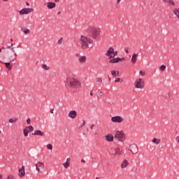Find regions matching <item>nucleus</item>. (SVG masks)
<instances>
[{"instance_id": "nucleus-21", "label": "nucleus", "mask_w": 179, "mask_h": 179, "mask_svg": "<svg viewBox=\"0 0 179 179\" xmlns=\"http://www.w3.org/2000/svg\"><path fill=\"white\" fill-rule=\"evenodd\" d=\"M120 57L113 58L110 60V64H117V62H120Z\"/></svg>"}, {"instance_id": "nucleus-17", "label": "nucleus", "mask_w": 179, "mask_h": 179, "mask_svg": "<svg viewBox=\"0 0 179 179\" xmlns=\"http://www.w3.org/2000/svg\"><path fill=\"white\" fill-rule=\"evenodd\" d=\"M164 3H168V5H171V6H174L176 3L173 0H162Z\"/></svg>"}, {"instance_id": "nucleus-62", "label": "nucleus", "mask_w": 179, "mask_h": 179, "mask_svg": "<svg viewBox=\"0 0 179 179\" xmlns=\"http://www.w3.org/2000/svg\"><path fill=\"white\" fill-rule=\"evenodd\" d=\"M0 134H1V131H0Z\"/></svg>"}, {"instance_id": "nucleus-20", "label": "nucleus", "mask_w": 179, "mask_h": 179, "mask_svg": "<svg viewBox=\"0 0 179 179\" xmlns=\"http://www.w3.org/2000/svg\"><path fill=\"white\" fill-rule=\"evenodd\" d=\"M106 138L108 142H113V141H114V136L111 134L106 136Z\"/></svg>"}, {"instance_id": "nucleus-37", "label": "nucleus", "mask_w": 179, "mask_h": 179, "mask_svg": "<svg viewBox=\"0 0 179 179\" xmlns=\"http://www.w3.org/2000/svg\"><path fill=\"white\" fill-rule=\"evenodd\" d=\"M7 179H15V177L12 175H9L8 177H7Z\"/></svg>"}, {"instance_id": "nucleus-43", "label": "nucleus", "mask_w": 179, "mask_h": 179, "mask_svg": "<svg viewBox=\"0 0 179 179\" xmlns=\"http://www.w3.org/2000/svg\"><path fill=\"white\" fill-rule=\"evenodd\" d=\"M124 51L127 54H128V52H129V51L128 50V48H124Z\"/></svg>"}, {"instance_id": "nucleus-28", "label": "nucleus", "mask_w": 179, "mask_h": 179, "mask_svg": "<svg viewBox=\"0 0 179 179\" xmlns=\"http://www.w3.org/2000/svg\"><path fill=\"white\" fill-rule=\"evenodd\" d=\"M16 121H17V118L16 117L9 119V122L10 124H14V122H16Z\"/></svg>"}, {"instance_id": "nucleus-39", "label": "nucleus", "mask_w": 179, "mask_h": 179, "mask_svg": "<svg viewBox=\"0 0 179 179\" xmlns=\"http://www.w3.org/2000/svg\"><path fill=\"white\" fill-rule=\"evenodd\" d=\"M76 58H78V59H79V58H80V57H82V55H80L79 53H76Z\"/></svg>"}, {"instance_id": "nucleus-26", "label": "nucleus", "mask_w": 179, "mask_h": 179, "mask_svg": "<svg viewBox=\"0 0 179 179\" xmlns=\"http://www.w3.org/2000/svg\"><path fill=\"white\" fill-rule=\"evenodd\" d=\"M41 66L45 71H50V66H47V64H42Z\"/></svg>"}, {"instance_id": "nucleus-54", "label": "nucleus", "mask_w": 179, "mask_h": 179, "mask_svg": "<svg viewBox=\"0 0 179 179\" xmlns=\"http://www.w3.org/2000/svg\"><path fill=\"white\" fill-rule=\"evenodd\" d=\"M55 2L58 3V2H59V0H55Z\"/></svg>"}, {"instance_id": "nucleus-42", "label": "nucleus", "mask_w": 179, "mask_h": 179, "mask_svg": "<svg viewBox=\"0 0 179 179\" xmlns=\"http://www.w3.org/2000/svg\"><path fill=\"white\" fill-rule=\"evenodd\" d=\"M30 122H31L30 118H28V119L27 120V123L28 124V125H30Z\"/></svg>"}, {"instance_id": "nucleus-33", "label": "nucleus", "mask_w": 179, "mask_h": 179, "mask_svg": "<svg viewBox=\"0 0 179 179\" xmlns=\"http://www.w3.org/2000/svg\"><path fill=\"white\" fill-rule=\"evenodd\" d=\"M64 40L63 38H60L59 39V41H57V44H59V45H61V44H62V41Z\"/></svg>"}, {"instance_id": "nucleus-49", "label": "nucleus", "mask_w": 179, "mask_h": 179, "mask_svg": "<svg viewBox=\"0 0 179 179\" xmlns=\"http://www.w3.org/2000/svg\"><path fill=\"white\" fill-rule=\"evenodd\" d=\"M85 124H86V121L83 120V125H85Z\"/></svg>"}, {"instance_id": "nucleus-51", "label": "nucleus", "mask_w": 179, "mask_h": 179, "mask_svg": "<svg viewBox=\"0 0 179 179\" xmlns=\"http://www.w3.org/2000/svg\"><path fill=\"white\" fill-rule=\"evenodd\" d=\"M90 96H93V92L92 91H91V92H90Z\"/></svg>"}, {"instance_id": "nucleus-11", "label": "nucleus", "mask_w": 179, "mask_h": 179, "mask_svg": "<svg viewBox=\"0 0 179 179\" xmlns=\"http://www.w3.org/2000/svg\"><path fill=\"white\" fill-rule=\"evenodd\" d=\"M34 9L30 8H22L20 10V15H29V13H31Z\"/></svg>"}, {"instance_id": "nucleus-8", "label": "nucleus", "mask_w": 179, "mask_h": 179, "mask_svg": "<svg viewBox=\"0 0 179 179\" xmlns=\"http://www.w3.org/2000/svg\"><path fill=\"white\" fill-rule=\"evenodd\" d=\"M129 150L131 152L133 155H138L139 150L138 149V145L136 144H131L129 146Z\"/></svg>"}, {"instance_id": "nucleus-56", "label": "nucleus", "mask_w": 179, "mask_h": 179, "mask_svg": "<svg viewBox=\"0 0 179 179\" xmlns=\"http://www.w3.org/2000/svg\"><path fill=\"white\" fill-rule=\"evenodd\" d=\"M10 47H11V48H12V47H13V43H11Z\"/></svg>"}, {"instance_id": "nucleus-32", "label": "nucleus", "mask_w": 179, "mask_h": 179, "mask_svg": "<svg viewBox=\"0 0 179 179\" xmlns=\"http://www.w3.org/2000/svg\"><path fill=\"white\" fill-rule=\"evenodd\" d=\"M47 149H48L49 150H52V145L48 144L47 145Z\"/></svg>"}, {"instance_id": "nucleus-48", "label": "nucleus", "mask_w": 179, "mask_h": 179, "mask_svg": "<svg viewBox=\"0 0 179 179\" xmlns=\"http://www.w3.org/2000/svg\"><path fill=\"white\" fill-rule=\"evenodd\" d=\"M26 5L27 6H30V3H29V2H26Z\"/></svg>"}, {"instance_id": "nucleus-14", "label": "nucleus", "mask_w": 179, "mask_h": 179, "mask_svg": "<svg viewBox=\"0 0 179 179\" xmlns=\"http://www.w3.org/2000/svg\"><path fill=\"white\" fill-rule=\"evenodd\" d=\"M26 173L24 172V166H22L18 170V176L20 178H23L24 177Z\"/></svg>"}, {"instance_id": "nucleus-29", "label": "nucleus", "mask_w": 179, "mask_h": 179, "mask_svg": "<svg viewBox=\"0 0 179 179\" xmlns=\"http://www.w3.org/2000/svg\"><path fill=\"white\" fill-rule=\"evenodd\" d=\"M23 132L24 136H27V135H29V129L26 127L25 129H23Z\"/></svg>"}, {"instance_id": "nucleus-15", "label": "nucleus", "mask_w": 179, "mask_h": 179, "mask_svg": "<svg viewBox=\"0 0 179 179\" xmlns=\"http://www.w3.org/2000/svg\"><path fill=\"white\" fill-rule=\"evenodd\" d=\"M87 60V57L85 55L80 57V58L78 59V62H80V64H86Z\"/></svg>"}, {"instance_id": "nucleus-52", "label": "nucleus", "mask_w": 179, "mask_h": 179, "mask_svg": "<svg viewBox=\"0 0 179 179\" xmlns=\"http://www.w3.org/2000/svg\"><path fill=\"white\" fill-rule=\"evenodd\" d=\"M85 159H81V162H82V163H85Z\"/></svg>"}, {"instance_id": "nucleus-3", "label": "nucleus", "mask_w": 179, "mask_h": 179, "mask_svg": "<svg viewBox=\"0 0 179 179\" xmlns=\"http://www.w3.org/2000/svg\"><path fill=\"white\" fill-rule=\"evenodd\" d=\"M79 43L81 45L80 47L82 50H87V48H89V45L93 43V40L90 38H87V36L82 35L80 37Z\"/></svg>"}, {"instance_id": "nucleus-34", "label": "nucleus", "mask_w": 179, "mask_h": 179, "mask_svg": "<svg viewBox=\"0 0 179 179\" xmlns=\"http://www.w3.org/2000/svg\"><path fill=\"white\" fill-rule=\"evenodd\" d=\"M28 130L29 131H34V127H33V126H29L28 127H27Z\"/></svg>"}, {"instance_id": "nucleus-60", "label": "nucleus", "mask_w": 179, "mask_h": 179, "mask_svg": "<svg viewBox=\"0 0 179 179\" xmlns=\"http://www.w3.org/2000/svg\"><path fill=\"white\" fill-rule=\"evenodd\" d=\"M10 41H13V39H10Z\"/></svg>"}, {"instance_id": "nucleus-22", "label": "nucleus", "mask_w": 179, "mask_h": 179, "mask_svg": "<svg viewBox=\"0 0 179 179\" xmlns=\"http://www.w3.org/2000/svg\"><path fill=\"white\" fill-rule=\"evenodd\" d=\"M173 13L177 17L178 19H179V8H174L173 10Z\"/></svg>"}, {"instance_id": "nucleus-40", "label": "nucleus", "mask_w": 179, "mask_h": 179, "mask_svg": "<svg viewBox=\"0 0 179 179\" xmlns=\"http://www.w3.org/2000/svg\"><path fill=\"white\" fill-rule=\"evenodd\" d=\"M139 73L140 75H141V76H144V75L145 74V71H141Z\"/></svg>"}, {"instance_id": "nucleus-61", "label": "nucleus", "mask_w": 179, "mask_h": 179, "mask_svg": "<svg viewBox=\"0 0 179 179\" xmlns=\"http://www.w3.org/2000/svg\"><path fill=\"white\" fill-rule=\"evenodd\" d=\"M2 51V49H0V52Z\"/></svg>"}, {"instance_id": "nucleus-27", "label": "nucleus", "mask_w": 179, "mask_h": 179, "mask_svg": "<svg viewBox=\"0 0 179 179\" xmlns=\"http://www.w3.org/2000/svg\"><path fill=\"white\" fill-rule=\"evenodd\" d=\"M22 31L23 33H24V34H29L30 33V29L27 28H24L22 29Z\"/></svg>"}, {"instance_id": "nucleus-10", "label": "nucleus", "mask_w": 179, "mask_h": 179, "mask_svg": "<svg viewBox=\"0 0 179 179\" xmlns=\"http://www.w3.org/2000/svg\"><path fill=\"white\" fill-rule=\"evenodd\" d=\"M112 122H116L118 124H121V122H124V117L121 116H113L111 117Z\"/></svg>"}, {"instance_id": "nucleus-19", "label": "nucleus", "mask_w": 179, "mask_h": 179, "mask_svg": "<svg viewBox=\"0 0 179 179\" xmlns=\"http://www.w3.org/2000/svg\"><path fill=\"white\" fill-rule=\"evenodd\" d=\"M32 135H38V136H44L45 134H44V132H42L40 130H36L34 131V134H32Z\"/></svg>"}, {"instance_id": "nucleus-1", "label": "nucleus", "mask_w": 179, "mask_h": 179, "mask_svg": "<svg viewBox=\"0 0 179 179\" xmlns=\"http://www.w3.org/2000/svg\"><path fill=\"white\" fill-rule=\"evenodd\" d=\"M17 57V54L14 48H11L10 46L3 48V52L1 55L2 59H5L8 62H13V61L16 60Z\"/></svg>"}, {"instance_id": "nucleus-7", "label": "nucleus", "mask_w": 179, "mask_h": 179, "mask_svg": "<svg viewBox=\"0 0 179 179\" xmlns=\"http://www.w3.org/2000/svg\"><path fill=\"white\" fill-rule=\"evenodd\" d=\"M117 54H118V52L114 51V48H110L106 52V55L108 57L109 59H111V58H114Z\"/></svg>"}, {"instance_id": "nucleus-41", "label": "nucleus", "mask_w": 179, "mask_h": 179, "mask_svg": "<svg viewBox=\"0 0 179 179\" xmlns=\"http://www.w3.org/2000/svg\"><path fill=\"white\" fill-rule=\"evenodd\" d=\"M66 162L69 163V164H70V163H71V158H67Z\"/></svg>"}, {"instance_id": "nucleus-58", "label": "nucleus", "mask_w": 179, "mask_h": 179, "mask_svg": "<svg viewBox=\"0 0 179 179\" xmlns=\"http://www.w3.org/2000/svg\"><path fill=\"white\" fill-rule=\"evenodd\" d=\"M101 94H102V92H99V96H101Z\"/></svg>"}, {"instance_id": "nucleus-25", "label": "nucleus", "mask_w": 179, "mask_h": 179, "mask_svg": "<svg viewBox=\"0 0 179 179\" xmlns=\"http://www.w3.org/2000/svg\"><path fill=\"white\" fill-rule=\"evenodd\" d=\"M152 142V143H155V145H159V143H160V139L154 138Z\"/></svg>"}, {"instance_id": "nucleus-50", "label": "nucleus", "mask_w": 179, "mask_h": 179, "mask_svg": "<svg viewBox=\"0 0 179 179\" xmlns=\"http://www.w3.org/2000/svg\"><path fill=\"white\" fill-rule=\"evenodd\" d=\"M121 2V0H117V3H120Z\"/></svg>"}, {"instance_id": "nucleus-55", "label": "nucleus", "mask_w": 179, "mask_h": 179, "mask_svg": "<svg viewBox=\"0 0 179 179\" xmlns=\"http://www.w3.org/2000/svg\"><path fill=\"white\" fill-rule=\"evenodd\" d=\"M57 15H61V11L57 12Z\"/></svg>"}, {"instance_id": "nucleus-30", "label": "nucleus", "mask_w": 179, "mask_h": 179, "mask_svg": "<svg viewBox=\"0 0 179 179\" xmlns=\"http://www.w3.org/2000/svg\"><path fill=\"white\" fill-rule=\"evenodd\" d=\"M62 165L64 166V167L65 169H68V167H69V166H70V164L68 163V162H65V163L63 164Z\"/></svg>"}, {"instance_id": "nucleus-13", "label": "nucleus", "mask_w": 179, "mask_h": 179, "mask_svg": "<svg viewBox=\"0 0 179 179\" xmlns=\"http://www.w3.org/2000/svg\"><path fill=\"white\" fill-rule=\"evenodd\" d=\"M68 117L71 118V120H75L78 117V112L76 110H71L68 114Z\"/></svg>"}, {"instance_id": "nucleus-4", "label": "nucleus", "mask_w": 179, "mask_h": 179, "mask_svg": "<svg viewBox=\"0 0 179 179\" xmlns=\"http://www.w3.org/2000/svg\"><path fill=\"white\" fill-rule=\"evenodd\" d=\"M86 30L92 38H97L100 36V28L97 27L90 25Z\"/></svg>"}, {"instance_id": "nucleus-45", "label": "nucleus", "mask_w": 179, "mask_h": 179, "mask_svg": "<svg viewBox=\"0 0 179 179\" xmlns=\"http://www.w3.org/2000/svg\"><path fill=\"white\" fill-rule=\"evenodd\" d=\"M120 62L125 61V57L120 58Z\"/></svg>"}, {"instance_id": "nucleus-23", "label": "nucleus", "mask_w": 179, "mask_h": 179, "mask_svg": "<svg viewBox=\"0 0 179 179\" xmlns=\"http://www.w3.org/2000/svg\"><path fill=\"white\" fill-rule=\"evenodd\" d=\"M128 164H129L128 161L127 159H124L121 165L122 169H125V167H127Z\"/></svg>"}, {"instance_id": "nucleus-38", "label": "nucleus", "mask_w": 179, "mask_h": 179, "mask_svg": "<svg viewBox=\"0 0 179 179\" xmlns=\"http://www.w3.org/2000/svg\"><path fill=\"white\" fill-rule=\"evenodd\" d=\"M115 82H123V80H121V78H116Z\"/></svg>"}, {"instance_id": "nucleus-2", "label": "nucleus", "mask_w": 179, "mask_h": 179, "mask_svg": "<svg viewBox=\"0 0 179 179\" xmlns=\"http://www.w3.org/2000/svg\"><path fill=\"white\" fill-rule=\"evenodd\" d=\"M64 85L69 90H76V89L80 87V82L73 77H67L64 80Z\"/></svg>"}, {"instance_id": "nucleus-24", "label": "nucleus", "mask_w": 179, "mask_h": 179, "mask_svg": "<svg viewBox=\"0 0 179 179\" xmlns=\"http://www.w3.org/2000/svg\"><path fill=\"white\" fill-rule=\"evenodd\" d=\"M0 62H1V64H5L6 67L7 68V69H12V66H10V62H7V63H3L0 60Z\"/></svg>"}, {"instance_id": "nucleus-44", "label": "nucleus", "mask_w": 179, "mask_h": 179, "mask_svg": "<svg viewBox=\"0 0 179 179\" xmlns=\"http://www.w3.org/2000/svg\"><path fill=\"white\" fill-rule=\"evenodd\" d=\"M176 141L178 142V143H179V136H176Z\"/></svg>"}, {"instance_id": "nucleus-12", "label": "nucleus", "mask_w": 179, "mask_h": 179, "mask_svg": "<svg viewBox=\"0 0 179 179\" xmlns=\"http://www.w3.org/2000/svg\"><path fill=\"white\" fill-rule=\"evenodd\" d=\"M111 152L114 156H121V152H122L121 150V148L119 147H116L111 150Z\"/></svg>"}, {"instance_id": "nucleus-31", "label": "nucleus", "mask_w": 179, "mask_h": 179, "mask_svg": "<svg viewBox=\"0 0 179 179\" xmlns=\"http://www.w3.org/2000/svg\"><path fill=\"white\" fill-rule=\"evenodd\" d=\"M111 75H112V76H117V71H115V70H113L112 71H111Z\"/></svg>"}, {"instance_id": "nucleus-53", "label": "nucleus", "mask_w": 179, "mask_h": 179, "mask_svg": "<svg viewBox=\"0 0 179 179\" xmlns=\"http://www.w3.org/2000/svg\"><path fill=\"white\" fill-rule=\"evenodd\" d=\"M93 127H94V124H92V126H91V129H93Z\"/></svg>"}, {"instance_id": "nucleus-6", "label": "nucleus", "mask_w": 179, "mask_h": 179, "mask_svg": "<svg viewBox=\"0 0 179 179\" xmlns=\"http://www.w3.org/2000/svg\"><path fill=\"white\" fill-rule=\"evenodd\" d=\"M136 89H143L145 87V81L142 78H137L134 82Z\"/></svg>"}, {"instance_id": "nucleus-5", "label": "nucleus", "mask_w": 179, "mask_h": 179, "mask_svg": "<svg viewBox=\"0 0 179 179\" xmlns=\"http://www.w3.org/2000/svg\"><path fill=\"white\" fill-rule=\"evenodd\" d=\"M115 139L119 142H124L125 141V134L122 131H117L115 134Z\"/></svg>"}, {"instance_id": "nucleus-18", "label": "nucleus", "mask_w": 179, "mask_h": 179, "mask_svg": "<svg viewBox=\"0 0 179 179\" xmlns=\"http://www.w3.org/2000/svg\"><path fill=\"white\" fill-rule=\"evenodd\" d=\"M138 53H134L133 55H132V57H131V62L132 64H136V61L138 59Z\"/></svg>"}, {"instance_id": "nucleus-35", "label": "nucleus", "mask_w": 179, "mask_h": 179, "mask_svg": "<svg viewBox=\"0 0 179 179\" xmlns=\"http://www.w3.org/2000/svg\"><path fill=\"white\" fill-rule=\"evenodd\" d=\"M160 69H161V71H164L166 69V66L165 65H162L160 66Z\"/></svg>"}, {"instance_id": "nucleus-47", "label": "nucleus", "mask_w": 179, "mask_h": 179, "mask_svg": "<svg viewBox=\"0 0 179 179\" xmlns=\"http://www.w3.org/2000/svg\"><path fill=\"white\" fill-rule=\"evenodd\" d=\"M50 113H51V114H54V109H51Z\"/></svg>"}, {"instance_id": "nucleus-36", "label": "nucleus", "mask_w": 179, "mask_h": 179, "mask_svg": "<svg viewBox=\"0 0 179 179\" xmlns=\"http://www.w3.org/2000/svg\"><path fill=\"white\" fill-rule=\"evenodd\" d=\"M96 82L101 83V82H103V80H101V78H96Z\"/></svg>"}, {"instance_id": "nucleus-57", "label": "nucleus", "mask_w": 179, "mask_h": 179, "mask_svg": "<svg viewBox=\"0 0 179 179\" xmlns=\"http://www.w3.org/2000/svg\"><path fill=\"white\" fill-rule=\"evenodd\" d=\"M2 174H0V179H2Z\"/></svg>"}, {"instance_id": "nucleus-59", "label": "nucleus", "mask_w": 179, "mask_h": 179, "mask_svg": "<svg viewBox=\"0 0 179 179\" xmlns=\"http://www.w3.org/2000/svg\"><path fill=\"white\" fill-rule=\"evenodd\" d=\"M109 80H111V78L109 77Z\"/></svg>"}, {"instance_id": "nucleus-16", "label": "nucleus", "mask_w": 179, "mask_h": 179, "mask_svg": "<svg viewBox=\"0 0 179 179\" xmlns=\"http://www.w3.org/2000/svg\"><path fill=\"white\" fill-rule=\"evenodd\" d=\"M47 6L49 9H54V8H55V6H57V4L54 2L49 1V2H48Z\"/></svg>"}, {"instance_id": "nucleus-9", "label": "nucleus", "mask_w": 179, "mask_h": 179, "mask_svg": "<svg viewBox=\"0 0 179 179\" xmlns=\"http://www.w3.org/2000/svg\"><path fill=\"white\" fill-rule=\"evenodd\" d=\"M44 167H45L44 163H43L41 162H38L36 164V170L38 173H43V171H44Z\"/></svg>"}, {"instance_id": "nucleus-46", "label": "nucleus", "mask_w": 179, "mask_h": 179, "mask_svg": "<svg viewBox=\"0 0 179 179\" xmlns=\"http://www.w3.org/2000/svg\"><path fill=\"white\" fill-rule=\"evenodd\" d=\"M120 76V71H117L116 72V76Z\"/></svg>"}]
</instances>
